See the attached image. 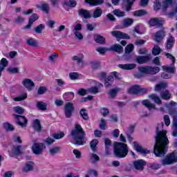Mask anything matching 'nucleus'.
<instances>
[{
	"instance_id": "69168bd1",
	"label": "nucleus",
	"mask_w": 177,
	"mask_h": 177,
	"mask_svg": "<svg viewBox=\"0 0 177 177\" xmlns=\"http://www.w3.org/2000/svg\"><path fill=\"white\" fill-rule=\"evenodd\" d=\"M47 88L46 86H39L37 91L38 95H43V93H45L46 92Z\"/></svg>"
},
{
	"instance_id": "0e129e2a",
	"label": "nucleus",
	"mask_w": 177,
	"mask_h": 177,
	"mask_svg": "<svg viewBox=\"0 0 177 177\" xmlns=\"http://www.w3.org/2000/svg\"><path fill=\"white\" fill-rule=\"evenodd\" d=\"M73 154L75 156L76 158L80 159L81 158L82 153H81V151H80V150H78L77 149H75L73 151Z\"/></svg>"
},
{
	"instance_id": "aec40b11",
	"label": "nucleus",
	"mask_w": 177,
	"mask_h": 177,
	"mask_svg": "<svg viewBox=\"0 0 177 177\" xmlns=\"http://www.w3.org/2000/svg\"><path fill=\"white\" fill-rule=\"evenodd\" d=\"M119 68L121 69H124V71H131L132 69H135L137 66L136 64H120L118 65Z\"/></svg>"
},
{
	"instance_id": "4d7b16f0",
	"label": "nucleus",
	"mask_w": 177,
	"mask_h": 177,
	"mask_svg": "<svg viewBox=\"0 0 177 177\" xmlns=\"http://www.w3.org/2000/svg\"><path fill=\"white\" fill-rule=\"evenodd\" d=\"M63 4L66 6H69V7H75L77 6V0H69V2L64 1Z\"/></svg>"
},
{
	"instance_id": "4468645a",
	"label": "nucleus",
	"mask_w": 177,
	"mask_h": 177,
	"mask_svg": "<svg viewBox=\"0 0 177 177\" xmlns=\"http://www.w3.org/2000/svg\"><path fill=\"white\" fill-rule=\"evenodd\" d=\"M133 165L135 169L143 171L145 167L147 165V162L145 160H136V161H133Z\"/></svg>"
},
{
	"instance_id": "603ef678",
	"label": "nucleus",
	"mask_w": 177,
	"mask_h": 177,
	"mask_svg": "<svg viewBox=\"0 0 177 177\" xmlns=\"http://www.w3.org/2000/svg\"><path fill=\"white\" fill-rule=\"evenodd\" d=\"M106 125H107V122L106 120H104V118H101V122H100L99 128L104 131L106 128Z\"/></svg>"
},
{
	"instance_id": "3c124183",
	"label": "nucleus",
	"mask_w": 177,
	"mask_h": 177,
	"mask_svg": "<svg viewBox=\"0 0 177 177\" xmlns=\"http://www.w3.org/2000/svg\"><path fill=\"white\" fill-rule=\"evenodd\" d=\"M134 46L132 44H128L125 47V54H131L133 51Z\"/></svg>"
},
{
	"instance_id": "49530a36",
	"label": "nucleus",
	"mask_w": 177,
	"mask_h": 177,
	"mask_svg": "<svg viewBox=\"0 0 177 177\" xmlns=\"http://www.w3.org/2000/svg\"><path fill=\"white\" fill-rule=\"evenodd\" d=\"M3 127L6 131H15V128L12 124H10V122H4L3 124Z\"/></svg>"
},
{
	"instance_id": "7ed1b4c3",
	"label": "nucleus",
	"mask_w": 177,
	"mask_h": 177,
	"mask_svg": "<svg viewBox=\"0 0 177 177\" xmlns=\"http://www.w3.org/2000/svg\"><path fill=\"white\" fill-rule=\"evenodd\" d=\"M113 152L115 157H117V158H125L129 153L128 145L115 142L113 146Z\"/></svg>"
},
{
	"instance_id": "6ab92c4d",
	"label": "nucleus",
	"mask_w": 177,
	"mask_h": 177,
	"mask_svg": "<svg viewBox=\"0 0 177 177\" xmlns=\"http://www.w3.org/2000/svg\"><path fill=\"white\" fill-rule=\"evenodd\" d=\"M175 41L176 40L174 36H169V37L167 39L166 48L167 50H171L174 47Z\"/></svg>"
},
{
	"instance_id": "37998d69",
	"label": "nucleus",
	"mask_w": 177,
	"mask_h": 177,
	"mask_svg": "<svg viewBox=\"0 0 177 177\" xmlns=\"http://www.w3.org/2000/svg\"><path fill=\"white\" fill-rule=\"evenodd\" d=\"M90 159L93 164L97 162L98 161H100L99 156H97V154H96V153L94 152L91 153Z\"/></svg>"
},
{
	"instance_id": "a211bd4d",
	"label": "nucleus",
	"mask_w": 177,
	"mask_h": 177,
	"mask_svg": "<svg viewBox=\"0 0 177 177\" xmlns=\"http://www.w3.org/2000/svg\"><path fill=\"white\" fill-rule=\"evenodd\" d=\"M165 37V32L164 30H158V32L155 33V41H156V43H160L161 40H163Z\"/></svg>"
},
{
	"instance_id": "ddd939ff",
	"label": "nucleus",
	"mask_w": 177,
	"mask_h": 177,
	"mask_svg": "<svg viewBox=\"0 0 177 177\" xmlns=\"http://www.w3.org/2000/svg\"><path fill=\"white\" fill-rule=\"evenodd\" d=\"M148 24L150 26H156V28H160L163 25L162 19L161 18H158L157 17L151 18Z\"/></svg>"
},
{
	"instance_id": "c9c22d12",
	"label": "nucleus",
	"mask_w": 177,
	"mask_h": 177,
	"mask_svg": "<svg viewBox=\"0 0 177 177\" xmlns=\"http://www.w3.org/2000/svg\"><path fill=\"white\" fill-rule=\"evenodd\" d=\"M163 71L165 72H168L169 73L174 74L176 72V66H166L164 65L162 66Z\"/></svg>"
},
{
	"instance_id": "20e7f679",
	"label": "nucleus",
	"mask_w": 177,
	"mask_h": 177,
	"mask_svg": "<svg viewBox=\"0 0 177 177\" xmlns=\"http://www.w3.org/2000/svg\"><path fill=\"white\" fill-rule=\"evenodd\" d=\"M153 64L156 65L154 68L152 66H139L138 71L140 73H143L145 75H157L160 71V68L159 66L161 64L159 57H155L153 59Z\"/></svg>"
},
{
	"instance_id": "4c0bfd02",
	"label": "nucleus",
	"mask_w": 177,
	"mask_h": 177,
	"mask_svg": "<svg viewBox=\"0 0 177 177\" xmlns=\"http://www.w3.org/2000/svg\"><path fill=\"white\" fill-rule=\"evenodd\" d=\"M38 8L44 11L46 14H49L50 6L48 3H43L41 6H38Z\"/></svg>"
},
{
	"instance_id": "7c9ffc66",
	"label": "nucleus",
	"mask_w": 177,
	"mask_h": 177,
	"mask_svg": "<svg viewBox=\"0 0 177 177\" xmlns=\"http://www.w3.org/2000/svg\"><path fill=\"white\" fill-rule=\"evenodd\" d=\"M171 93L169 92V89H165V91H162L160 93V97L162 99H164L165 100H168L171 98Z\"/></svg>"
},
{
	"instance_id": "2eb2a0df",
	"label": "nucleus",
	"mask_w": 177,
	"mask_h": 177,
	"mask_svg": "<svg viewBox=\"0 0 177 177\" xmlns=\"http://www.w3.org/2000/svg\"><path fill=\"white\" fill-rule=\"evenodd\" d=\"M39 15H38V14L34 12L33 14H32V15H30L29 19H28V25H26L24 28L25 29H30L31 26H32V24H34V22H35V21H37V19H39Z\"/></svg>"
},
{
	"instance_id": "b1692460",
	"label": "nucleus",
	"mask_w": 177,
	"mask_h": 177,
	"mask_svg": "<svg viewBox=\"0 0 177 177\" xmlns=\"http://www.w3.org/2000/svg\"><path fill=\"white\" fill-rule=\"evenodd\" d=\"M134 21L133 18H124L122 21V25L124 28H129L133 25Z\"/></svg>"
},
{
	"instance_id": "6e6d98bb",
	"label": "nucleus",
	"mask_w": 177,
	"mask_h": 177,
	"mask_svg": "<svg viewBox=\"0 0 177 177\" xmlns=\"http://www.w3.org/2000/svg\"><path fill=\"white\" fill-rule=\"evenodd\" d=\"M118 92V89H117L116 88H113L112 89H110L108 91V95H109V96H111V97H115L117 95Z\"/></svg>"
},
{
	"instance_id": "79ce46f5",
	"label": "nucleus",
	"mask_w": 177,
	"mask_h": 177,
	"mask_svg": "<svg viewBox=\"0 0 177 177\" xmlns=\"http://www.w3.org/2000/svg\"><path fill=\"white\" fill-rule=\"evenodd\" d=\"M80 113L81 117L84 120H89V115H88V113L86 112V109H81Z\"/></svg>"
},
{
	"instance_id": "a18cd8bd",
	"label": "nucleus",
	"mask_w": 177,
	"mask_h": 177,
	"mask_svg": "<svg viewBox=\"0 0 177 177\" xmlns=\"http://www.w3.org/2000/svg\"><path fill=\"white\" fill-rule=\"evenodd\" d=\"M162 50L160 47L158 45L154 46L153 48H152V54L155 56L159 55L161 53Z\"/></svg>"
},
{
	"instance_id": "473e14b6",
	"label": "nucleus",
	"mask_w": 177,
	"mask_h": 177,
	"mask_svg": "<svg viewBox=\"0 0 177 177\" xmlns=\"http://www.w3.org/2000/svg\"><path fill=\"white\" fill-rule=\"evenodd\" d=\"M85 1L90 6H100L104 3V0H85Z\"/></svg>"
},
{
	"instance_id": "c756f323",
	"label": "nucleus",
	"mask_w": 177,
	"mask_h": 177,
	"mask_svg": "<svg viewBox=\"0 0 177 177\" xmlns=\"http://www.w3.org/2000/svg\"><path fill=\"white\" fill-rule=\"evenodd\" d=\"M36 106L39 110L46 111L47 110L48 104L46 102L38 101L37 102Z\"/></svg>"
},
{
	"instance_id": "f3484780",
	"label": "nucleus",
	"mask_w": 177,
	"mask_h": 177,
	"mask_svg": "<svg viewBox=\"0 0 177 177\" xmlns=\"http://www.w3.org/2000/svg\"><path fill=\"white\" fill-rule=\"evenodd\" d=\"M21 145H18L17 146H13L12 149L11 155L12 156H21L23 154V151H21Z\"/></svg>"
},
{
	"instance_id": "cd10ccee",
	"label": "nucleus",
	"mask_w": 177,
	"mask_h": 177,
	"mask_svg": "<svg viewBox=\"0 0 177 177\" xmlns=\"http://www.w3.org/2000/svg\"><path fill=\"white\" fill-rule=\"evenodd\" d=\"M8 61L6 58H1L0 61V75H2L3 71L8 66Z\"/></svg>"
},
{
	"instance_id": "5701e85b",
	"label": "nucleus",
	"mask_w": 177,
	"mask_h": 177,
	"mask_svg": "<svg viewBox=\"0 0 177 177\" xmlns=\"http://www.w3.org/2000/svg\"><path fill=\"white\" fill-rule=\"evenodd\" d=\"M99 145L98 139H93L90 142V147L93 151V153H97V145Z\"/></svg>"
},
{
	"instance_id": "774afa93",
	"label": "nucleus",
	"mask_w": 177,
	"mask_h": 177,
	"mask_svg": "<svg viewBox=\"0 0 177 177\" xmlns=\"http://www.w3.org/2000/svg\"><path fill=\"white\" fill-rule=\"evenodd\" d=\"M79 75H80L79 73H77L75 72L69 73L71 80H77V78H78Z\"/></svg>"
},
{
	"instance_id": "e2e57ef3",
	"label": "nucleus",
	"mask_w": 177,
	"mask_h": 177,
	"mask_svg": "<svg viewBox=\"0 0 177 177\" xmlns=\"http://www.w3.org/2000/svg\"><path fill=\"white\" fill-rule=\"evenodd\" d=\"M65 133L64 132H59V133H54L53 137L54 139H62V138H64Z\"/></svg>"
},
{
	"instance_id": "052dcab7",
	"label": "nucleus",
	"mask_w": 177,
	"mask_h": 177,
	"mask_svg": "<svg viewBox=\"0 0 177 177\" xmlns=\"http://www.w3.org/2000/svg\"><path fill=\"white\" fill-rule=\"evenodd\" d=\"M100 111L104 116L108 115V114H109V110L106 107H101V109H100Z\"/></svg>"
},
{
	"instance_id": "e433bc0d",
	"label": "nucleus",
	"mask_w": 177,
	"mask_h": 177,
	"mask_svg": "<svg viewBox=\"0 0 177 177\" xmlns=\"http://www.w3.org/2000/svg\"><path fill=\"white\" fill-rule=\"evenodd\" d=\"M149 97H151V99H152L155 103L162 104V100L160 97L156 95V93H151V95H149Z\"/></svg>"
},
{
	"instance_id": "13d9d810",
	"label": "nucleus",
	"mask_w": 177,
	"mask_h": 177,
	"mask_svg": "<svg viewBox=\"0 0 177 177\" xmlns=\"http://www.w3.org/2000/svg\"><path fill=\"white\" fill-rule=\"evenodd\" d=\"M60 152V147H53V149H50V153L52 156H54L55 154H57V153Z\"/></svg>"
},
{
	"instance_id": "39448f33",
	"label": "nucleus",
	"mask_w": 177,
	"mask_h": 177,
	"mask_svg": "<svg viewBox=\"0 0 177 177\" xmlns=\"http://www.w3.org/2000/svg\"><path fill=\"white\" fill-rule=\"evenodd\" d=\"M149 91V88H141L140 85L135 84L131 86L128 91L130 95H145V93H147Z\"/></svg>"
},
{
	"instance_id": "f03ea898",
	"label": "nucleus",
	"mask_w": 177,
	"mask_h": 177,
	"mask_svg": "<svg viewBox=\"0 0 177 177\" xmlns=\"http://www.w3.org/2000/svg\"><path fill=\"white\" fill-rule=\"evenodd\" d=\"M71 136L78 146H84L86 142L85 131L80 124H75L74 129L71 131Z\"/></svg>"
},
{
	"instance_id": "680f3d73",
	"label": "nucleus",
	"mask_w": 177,
	"mask_h": 177,
	"mask_svg": "<svg viewBox=\"0 0 177 177\" xmlns=\"http://www.w3.org/2000/svg\"><path fill=\"white\" fill-rule=\"evenodd\" d=\"M33 166L31 164H26V166L23 168L24 172H28V171H32Z\"/></svg>"
},
{
	"instance_id": "412c9836",
	"label": "nucleus",
	"mask_w": 177,
	"mask_h": 177,
	"mask_svg": "<svg viewBox=\"0 0 177 177\" xmlns=\"http://www.w3.org/2000/svg\"><path fill=\"white\" fill-rule=\"evenodd\" d=\"M32 127L35 131H37V132H41L42 129V125L41 124L40 120H39L38 118L34 120Z\"/></svg>"
},
{
	"instance_id": "bb28decb",
	"label": "nucleus",
	"mask_w": 177,
	"mask_h": 177,
	"mask_svg": "<svg viewBox=\"0 0 177 177\" xmlns=\"http://www.w3.org/2000/svg\"><path fill=\"white\" fill-rule=\"evenodd\" d=\"M23 85L28 90L32 89V86H35L34 82H32L31 79H25L23 81Z\"/></svg>"
},
{
	"instance_id": "58836bf2",
	"label": "nucleus",
	"mask_w": 177,
	"mask_h": 177,
	"mask_svg": "<svg viewBox=\"0 0 177 177\" xmlns=\"http://www.w3.org/2000/svg\"><path fill=\"white\" fill-rule=\"evenodd\" d=\"M173 125L174 127V129L173 131L172 135L174 136V138H177V115H174Z\"/></svg>"
},
{
	"instance_id": "4be33fe9",
	"label": "nucleus",
	"mask_w": 177,
	"mask_h": 177,
	"mask_svg": "<svg viewBox=\"0 0 177 177\" xmlns=\"http://www.w3.org/2000/svg\"><path fill=\"white\" fill-rule=\"evenodd\" d=\"M78 12H79V15H80L81 17H83L85 19L91 18V11H89V10H85L84 8H80V10H79Z\"/></svg>"
},
{
	"instance_id": "864d4df0",
	"label": "nucleus",
	"mask_w": 177,
	"mask_h": 177,
	"mask_svg": "<svg viewBox=\"0 0 177 177\" xmlns=\"http://www.w3.org/2000/svg\"><path fill=\"white\" fill-rule=\"evenodd\" d=\"M167 83H159V84H156L155 86V91H160L163 88H167Z\"/></svg>"
},
{
	"instance_id": "f704fd0d",
	"label": "nucleus",
	"mask_w": 177,
	"mask_h": 177,
	"mask_svg": "<svg viewBox=\"0 0 177 177\" xmlns=\"http://www.w3.org/2000/svg\"><path fill=\"white\" fill-rule=\"evenodd\" d=\"M26 44H28V46H30L32 47H38L39 45L38 41L35 40L32 37L26 40Z\"/></svg>"
},
{
	"instance_id": "423d86ee",
	"label": "nucleus",
	"mask_w": 177,
	"mask_h": 177,
	"mask_svg": "<svg viewBox=\"0 0 177 177\" xmlns=\"http://www.w3.org/2000/svg\"><path fill=\"white\" fill-rule=\"evenodd\" d=\"M46 150V145L45 143L38 142L33 143L32 146V151L36 156L44 154V151Z\"/></svg>"
},
{
	"instance_id": "f8f14e48",
	"label": "nucleus",
	"mask_w": 177,
	"mask_h": 177,
	"mask_svg": "<svg viewBox=\"0 0 177 177\" xmlns=\"http://www.w3.org/2000/svg\"><path fill=\"white\" fill-rule=\"evenodd\" d=\"M111 33L113 37H116L118 41L120 40L121 39H131L130 36H129L127 33H124L120 30H113Z\"/></svg>"
},
{
	"instance_id": "c85d7f7f",
	"label": "nucleus",
	"mask_w": 177,
	"mask_h": 177,
	"mask_svg": "<svg viewBox=\"0 0 177 177\" xmlns=\"http://www.w3.org/2000/svg\"><path fill=\"white\" fill-rule=\"evenodd\" d=\"M102 14H103L102 8H101V7H95L93 12V18H100V17H102Z\"/></svg>"
},
{
	"instance_id": "8fccbe9b",
	"label": "nucleus",
	"mask_w": 177,
	"mask_h": 177,
	"mask_svg": "<svg viewBox=\"0 0 177 177\" xmlns=\"http://www.w3.org/2000/svg\"><path fill=\"white\" fill-rule=\"evenodd\" d=\"M44 29H45V25L44 24H40L35 28V32H36V33H42Z\"/></svg>"
},
{
	"instance_id": "1a4fd4ad",
	"label": "nucleus",
	"mask_w": 177,
	"mask_h": 177,
	"mask_svg": "<svg viewBox=\"0 0 177 177\" xmlns=\"http://www.w3.org/2000/svg\"><path fill=\"white\" fill-rule=\"evenodd\" d=\"M174 162H177V156L175 153L168 154V156H167L162 161V165H170L174 164Z\"/></svg>"
},
{
	"instance_id": "ea45409f",
	"label": "nucleus",
	"mask_w": 177,
	"mask_h": 177,
	"mask_svg": "<svg viewBox=\"0 0 177 177\" xmlns=\"http://www.w3.org/2000/svg\"><path fill=\"white\" fill-rule=\"evenodd\" d=\"M135 1L136 0H126V11H131V10H132V6H133V3H135Z\"/></svg>"
},
{
	"instance_id": "dca6fc26",
	"label": "nucleus",
	"mask_w": 177,
	"mask_h": 177,
	"mask_svg": "<svg viewBox=\"0 0 177 177\" xmlns=\"http://www.w3.org/2000/svg\"><path fill=\"white\" fill-rule=\"evenodd\" d=\"M151 55H138L136 57V62L140 64H147L149 61H151Z\"/></svg>"
},
{
	"instance_id": "9b49d317",
	"label": "nucleus",
	"mask_w": 177,
	"mask_h": 177,
	"mask_svg": "<svg viewBox=\"0 0 177 177\" xmlns=\"http://www.w3.org/2000/svg\"><path fill=\"white\" fill-rule=\"evenodd\" d=\"M133 147L137 153H140V154H150L151 151L147 150V149H144L138 142H133Z\"/></svg>"
},
{
	"instance_id": "bf43d9fd",
	"label": "nucleus",
	"mask_w": 177,
	"mask_h": 177,
	"mask_svg": "<svg viewBox=\"0 0 177 177\" xmlns=\"http://www.w3.org/2000/svg\"><path fill=\"white\" fill-rule=\"evenodd\" d=\"M165 56L169 59H171V61L172 62V65H174L175 62H176L175 57H174V55H172V54H170L169 53H166Z\"/></svg>"
},
{
	"instance_id": "393cba45",
	"label": "nucleus",
	"mask_w": 177,
	"mask_h": 177,
	"mask_svg": "<svg viewBox=\"0 0 177 177\" xmlns=\"http://www.w3.org/2000/svg\"><path fill=\"white\" fill-rule=\"evenodd\" d=\"M111 50L112 51H115V53H118V54H122L124 51V48L122 46H120V44H115L113 46H111Z\"/></svg>"
},
{
	"instance_id": "72a5a7b5",
	"label": "nucleus",
	"mask_w": 177,
	"mask_h": 177,
	"mask_svg": "<svg viewBox=\"0 0 177 177\" xmlns=\"http://www.w3.org/2000/svg\"><path fill=\"white\" fill-rule=\"evenodd\" d=\"M94 40L96 43H98V44H105L106 43V39L104 37V36H102L101 35H97L94 37Z\"/></svg>"
},
{
	"instance_id": "a878e982",
	"label": "nucleus",
	"mask_w": 177,
	"mask_h": 177,
	"mask_svg": "<svg viewBox=\"0 0 177 177\" xmlns=\"http://www.w3.org/2000/svg\"><path fill=\"white\" fill-rule=\"evenodd\" d=\"M142 104L147 107L149 110H151L152 109H156V104L154 103H151L150 100H148V99H144L142 101Z\"/></svg>"
},
{
	"instance_id": "de8ad7c7",
	"label": "nucleus",
	"mask_w": 177,
	"mask_h": 177,
	"mask_svg": "<svg viewBox=\"0 0 177 177\" xmlns=\"http://www.w3.org/2000/svg\"><path fill=\"white\" fill-rule=\"evenodd\" d=\"M147 14V11L145 10H136L133 12V15L135 17H142V15H145Z\"/></svg>"
},
{
	"instance_id": "5fc2aeb1",
	"label": "nucleus",
	"mask_w": 177,
	"mask_h": 177,
	"mask_svg": "<svg viewBox=\"0 0 177 177\" xmlns=\"http://www.w3.org/2000/svg\"><path fill=\"white\" fill-rule=\"evenodd\" d=\"M14 110L16 113H18V115H21L24 113V109H23V107H21V106H16L15 107H14Z\"/></svg>"
},
{
	"instance_id": "f257e3e1",
	"label": "nucleus",
	"mask_w": 177,
	"mask_h": 177,
	"mask_svg": "<svg viewBox=\"0 0 177 177\" xmlns=\"http://www.w3.org/2000/svg\"><path fill=\"white\" fill-rule=\"evenodd\" d=\"M164 124L161 122L156 127V136H155V146L153 153L156 157H164L167 154L169 149V140L167 136V131L160 128H163Z\"/></svg>"
},
{
	"instance_id": "c03bdc74",
	"label": "nucleus",
	"mask_w": 177,
	"mask_h": 177,
	"mask_svg": "<svg viewBox=\"0 0 177 177\" xmlns=\"http://www.w3.org/2000/svg\"><path fill=\"white\" fill-rule=\"evenodd\" d=\"M113 13L116 17H125L124 11H122L121 10H120V8H115V10H113Z\"/></svg>"
},
{
	"instance_id": "338daca9",
	"label": "nucleus",
	"mask_w": 177,
	"mask_h": 177,
	"mask_svg": "<svg viewBox=\"0 0 177 177\" xmlns=\"http://www.w3.org/2000/svg\"><path fill=\"white\" fill-rule=\"evenodd\" d=\"M106 72H101V73H97V78H99L100 80H106Z\"/></svg>"
},
{
	"instance_id": "09e8293b",
	"label": "nucleus",
	"mask_w": 177,
	"mask_h": 177,
	"mask_svg": "<svg viewBox=\"0 0 177 177\" xmlns=\"http://www.w3.org/2000/svg\"><path fill=\"white\" fill-rule=\"evenodd\" d=\"M162 6L161 2L160 0H155L154 3H153V10L154 11H158L160 10Z\"/></svg>"
},
{
	"instance_id": "2f4dec72",
	"label": "nucleus",
	"mask_w": 177,
	"mask_h": 177,
	"mask_svg": "<svg viewBox=\"0 0 177 177\" xmlns=\"http://www.w3.org/2000/svg\"><path fill=\"white\" fill-rule=\"evenodd\" d=\"M113 81L114 77H113L112 74L111 75V76H108V77L106 76L104 82L105 86H106V88H110L111 86H112Z\"/></svg>"
},
{
	"instance_id": "a19ab883",
	"label": "nucleus",
	"mask_w": 177,
	"mask_h": 177,
	"mask_svg": "<svg viewBox=\"0 0 177 177\" xmlns=\"http://www.w3.org/2000/svg\"><path fill=\"white\" fill-rule=\"evenodd\" d=\"M28 97V93H22V95H19V96H15V97L13 98V100L15 102H21V100H25V99H27Z\"/></svg>"
},
{
	"instance_id": "6e6552de",
	"label": "nucleus",
	"mask_w": 177,
	"mask_h": 177,
	"mask_svg": "<svg viewBox=\"0 0 177 177\" xmlns=\"http://www.w3.org/2000/svg\"><path fill=\"white\" fill-rule=\"evenodd\" d=\"M64 114L66 118H71L75 111V106L72 102H67L64 106Z\"/></svg>"
},
{
	"instance_id": "9d476101",
	"label": "nucleus",
	"mask_w": 177,
	"mask_h": 177,
	"mask_svg": "<svg viewBox=\"0 0 177 177\" xmlns=\"http://www.w3.org/2000/svg\"><path fill=\"white\" fill-rule=\"evenodd\" d=\"M14 117L16 120V122L17 125H20L24 128V127H27V124H28V120L25 117V115H18V114H14Z\"/></svg>"
},
{
	"instance_id": "0eeeda50",
	"label": "nucleus",
	"mask_w": 177,
	"mask_h": 177,
	"mask_svg": "<svg viewBox=\"0 0 177 177\" xmlns=\"http://www.w3.org/2000/svg\"><path fill=\"white\" fill-rule=\"evenodd\" d=\"M173 3V0H163L162 3V10L163 12H165V15H167L169 18H173L176 15V12L175 11H170L169 12H166L169 4Z\"/></svg>"
}]
</instances>
